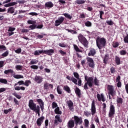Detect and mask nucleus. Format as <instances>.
I'll use <instances>...</instances> for the list:
<instances>
[{
    "label": "nucleus",
    "instance_id": "f257e3e1",
    "mask_svg": "<svg viewBox=\"0 0 128 128\" xmlns=\"http://www.w3.org/2000/svg\"><path fill=\"white\" fill-rule=\"evenodd\" d=\"M85 80H86V82H85L84 88L85 90H88V86L89 88H92L94 86V84L95 86H100L98 84H100V80H98V78L96 77H95L94 80V78L92 77H89L88 78V76H84Z\"/></svg>",
    "mask_w": 128,
    "mask_h": 128
},
{
    "label": "nucleus",
    "instance_id": "f03ea898",
    "mask_svg": "<svg viewBox=\"0 0 128 128\" xmlns=\"http://www.w3.org/2000/svg\"><path fill=\"white\" fill-rule=\"evenodd\" d=\"M28 106L32 110H33L37 114L38 116H40V106H36V104L34 102V100H29Z\"/></svg>",
    "mask_w": 128,
    "mask_h": 128
},
{
    "label": "nucleus",
    "instance_id": "7ed1b4c3",
    "mask_svg": "<svg viewBox=\"0 0 128 128\" xmlns=\"http://www.w3.org/2000/svg\"><path fill=\"white\" fill-rule=\"evenodd\" d=\"M96 44L99 50L104 48L106 44V40L104 38L97 37L96 38Z\"/></svg>",
    "mask_w": 128,
    "mask_h": 128
},
{
    "label": "nucleus",
    "instance_id": "20e7f679",
    "mask_svg": "<svg viewBox=\"0 0 128 128\" xmlns=\"http://www.w3.org/2000/svg\"><path fill=\"white\" fill-rule=\"evenodd\" d=\"M84 115L86 116H94L96 114V102L94 100L92 101V105H91V113L88 112H84Z\"/></svg>",
    "mask_w": 128,
    "mask_h": 128
},
{
    "label": "nucleus",
    "instance_id": "39448f33",
    "mask_svg": "<svg viewBox=\"0 0 128 128\" xmlns=\"http://www.w3.org/2000/svg\"><path fill=\"white\" fill-rule=\"evenodd\" d=\"M78 38L79 42L82 44H83L85 48H86L88 46V42L86 37H84L82 34H80L78 36Z\"/></svg>",
    "mask_w": 128,
    "mask_h": 128
},
{
    "label": "nucleus",
    "instance_id": "423d86ee",
    "mask_svg": "<svg viewBox=\"0 0 128 128\" xmlns=\"http://www.w3.org/2000/svg\"><path fill=\"white\" fill-rule=\"evenodd\" d=\"M114 114H116V108H114V106L112 104H111L110 105V108L109 110L108 118H114Z\"/></svg>",
    "mask_w": 128,
    "mask_h": 128
},
{
    "label": "nucleus",
    "instance_id": "0eeeda50",
    "mask_svg": "<svg viewBox=\"0 0 128 128\" xmlns=\"http://www.w3.org/2000/svg\"><path fill=\"white\" fill-rule=\"evenodd\" d=\"M107 90H108V94H110L112 96H116V92L114 90V86L112 85H108Z\"/></svg>",
    "mask_w": 128,
    "mask_h": 128
},
{
    "label": "nucleus",
    "instance_id": "6e6552de",
    "mask_svg": "<svg viewBox=\"0 0 128 128\" xmlns=\"http://www.w3.org/2000/svg\"><path fill=\"white\" fill-rule=\"evenodd\" d=\"M74 118L76 126H78V124H82V118L81 116L78 117V116H74Z\"/></svg>",
    "mask_w": 128,
    "mask_h": 128
},
{
    "label": "nucleus",
    "instance_id": "1a4fd4ad",
    "mask_svg": "<svg viewBox=\"0 0 128 128\" xmlns=\"http://www.w3.org/2000/svg\"><path fill=\"white\" fill-rule=\"evenodd\" d=\"M64 22V17L60 16L58 18V20L55 21V26H58L60 24H62Z\"/></svg>",
    "mask_w": 128,
    "mask_h": 128
},
{
    "label": "nucleus",
    "instance_id": "9d476101",
    "mask_svg": "<svg viewBox=\"0 0 128 128\" xmlns=\"http://www.w3.org/2000/svg\"><path fill=\"white\" fill-rule=\"evenodd\" d=\"M86 60L88 61V66L92 68H94V60L92 58L88 57L86 58Z\"/></svg>",
    "mask_w": 128,
    "mask_h": 128
},
{
    "label": "nucleus",
    "instance_id": "9b49d317",
    "mask_svg": "<svg viewBox=\"0 0 128 128\" xmlns=\"http://www.w3.org/2000/svg\"><path fill=\"white\" fill-rule=\"evenodd\" d=\"M54 86L52 84H50L48 82H45L44 84V90H50V88H52Z\"/></svg>",
    "mask_w": 128,
    "mask_h": 128
},
{
    "label": "nucleus",
    "instance_id": "f8f14e48",
    "mask_svg": "<svg viewBox=\"0 0 128 128\" xmlns=\"http://www.w3.org/2000/svg\"><path fill=\"white\" fill-rule=\"evenodd\" d=\"M96 97L98 98V102H100L101 100L103 102H104L106 100V98H104V94H98L96 95Z\"/></svg>",
    "mask_w": 128,
    "mask_h": 128
},
{
    "label": "nucleus",
    "instance_id": "ddd939ff",
    "mask_svg": "<svg viewBox=\"0 0 128 128\" xmlns=\"http://www.w3.org/2000/svg\"><path fill=\"white\" fill-rule=\"evenodd\" d=\"M44 116H43L37 119L36 124L39 128L41 126L42 124V122H44Z\"/></svg>",
    "mask_w": 128,
    "mask_h": 128
},
{
    "label": "nucleus",
    "instance_id": "4468645a",
    "mask_svg": "<svg viewBox=\"0 0 128 128\" xmlns=\"http://www.w3.org/2000/svg\"><path fill=\"white\" fill-rule=\"evenodd\" d=\"M62 122V120L60 118V116L56 115L54 120V124L55 126H58V122Z\"/></svg>",
    "mask_w": 128,
    "mask_h": 128
},
{
    "label": "nucleus",
    "instance_id": "2eb2a0df",
    "mask_svg": "<svg viewBox=\"0 0 128 128\" xmlns=\"http://www.w3.org/2000/svg\"><path fill=\"white\" fill-rule=\"evenodd\" d=\"M66 104L68 106V108L72 112L74 111V102L71 100H68Z\"/></svg>",
    "mask_w": 128,
    "mask_h": 128
},
{
    "label": "nucleus",
    "instance_id": "dca6fc26",
    "mask_svg": "<svg viewBox=\"0 0 128 128\" xmlns=\"http://www.w3.org/2000/svg\"><path fill=\"white\" fill-rule=\"evenodd\" d=\"M54 52V49H50L48 50H44L43 54H47L48 56H52V54Z\"/></svg>",
    "mask_w": 128,
    "mask_h": 128
},
{
    "label": "nucleus",
    "instance_id": "f3484780",
    "mask_svg": "<svg viewBox=\"0 0 128 128\" xmlns=\"http://www.w3.org/2000/svg\"><path fill=\"white\" fill-rule=\"evenodd\" d=\"M66 78L68 80H71L74 84H78V80H76L74 77L72 76L70 78V76H67L66 77Z\"/></svg>",
    "mask_w": 128,
    "mask_h": 128
},
{
    "label": "nucleus",
    "instance_id": "a211bd4d",
    "mask_svg": "<svg viewBox=\"0 0 128 128\" xmlns=\"http://www.w3.org/2000/svg\"><path fill=\"white\" fill-rule=\"evenodd\" d=\"M18 84L16 83L14 85V90H26V88L24 87V86H18Z\"/></svg>",
    "mask_w": 128,
    "mask_h": 128
},
{
    "label": "nucleus",
    "instance_id": "6ab92c4d",
    "mask_svg": "<svg viewBox=\"0 0 128 128\" xmlns=\"http://www.w3.org/2000/svg\"><path fill=\"white\" fill-rule=\"evenodd\" d=\"M74 126V120H70L67 124L68 128H72Z\"/></svg>",
    "mask_w": 128,
    "mask_h": 128
},
{
    "label": "nucleus",
    "instance_id": "aec40b11",
    "mask_svg": "<svg viewBox=\"0 0 128 128\" xmlns=\"http://www.w3.org/2000/svg\"><path fill=\"white\" fill-rule=\"evenodd\" d=\"M96 54V49L92 48L90 49L89 52L88 53V56H94L95 54Z\"/></svg>",
    "mask_w": 128,
    "mask_h": 128
},
{
    "label": "nucleus",
    "instance_id": "412c9836",
    "mask_svg": "<svg viewBox=\"0 0 128 128\" xmlns=\"http://www.w3.org/2000/svg\"><path fill=\"white\" fill-rule=\"evenodd\" d=\"M34 80L37 82V84H40L42 82V78L40 76H36Z\"/></svg>",
    "mask_w": 128,
    "mask_h": 128
},
{
    "label": "nucleus",
    "instance_id": "4be33fe9",
    "mask_svg": "<svg viewBox=\"0 0 128 128\" xmlns=\"http://www.w3.org/2000/svg\"><path fill=\"white\" fill-rule=\"evenodd\" d=\"M74 90H75V94H76L77 96H78V98H80V96H82V93L79 88L78 87H76Z\"/></svg>",
    "mask_w": 128,
    "mask_h": 128
},
{
    "label": "nucleus",
    "instance_id": "5701e85b",
    "mask_svg": "<svg viewBox=\"0 0 128 128\" xmlns=\"http://www.w3.org/2000/svg\"><path fill=\"white\" fill-rule=\"evenodd\" d=\"M46 8H52L54 7V4L52 2H48L45 4Z\"/></svg>",
    "mask_w": 128,
    "mask_h": 128
},
{
    "label": "nucleus",
    "instance_id": "b1692460",
    "mask_svg": "<svg viewBox=\"0 0 128 128\" xmlns=\"http://www.w3.org/2000/svg\"><path fill=\"white\" fill-rule=\"evenodd\" d=\"M108 60H110V55L108 54H106L104 56L103 62L104 64H108Z\"/></svg>",
    "mask_w": 128,
    "mask_h": 128
},
{
    "label": "nucleus",
    "instance_id": "393cba45",
    "mask_svg": "<svg viewBox=\"0 0 128 128\" xmlns=\"http://www.w3.org/2000/svg\"><path fill=\"white\" fill-rule=\"evenodd\" d=\"M44 54V50H36L34 52V56H40V54Z\"/></svg>",
    "mask_w": 128,
    "mask_h": 128
},
{
    "label": "nucleus",
    "instance_id": "a878e982",
    "mask_svg": "<svg viewBox=\"0 0 128 128\" xmlns=\"http://www.w3.org/2000/svg\"><path fill=\"white\" fill-rule=\"evenodd\" d=\"M63 90L66 92H68V94H70V92H72V91L70 90V88L68 86H64L63 88Z\"/></svg>",
    "mask_w": 128,
    "mask_h": 128
},
{
    "label": "nucleus",
    "instance_id": "bb28decb",
    "mask_svg": "<svg viewBox=\"0 0 128 128\" xmlns=\"http://www.w3.org/2000/svg\"><path fill=\"white\" fill-rule=\"evenodd\" d=\"M74 48L76 52H82V50L80 49L76 44H74Z\"/></svg>",
    "mask_w": 128,
    "mask_h": 128
},
{
    "label": "nucleus",
    "instance_id": "cd10ccee",
    "mask_svg": "<svg viewBox=\"0 0 128 128\" xmlns=\"http://www.w3.org/2000/svg\"><path fill=\"white\" fill-rule=\"evenodd\" d=\"M115 62L116 64L118 66L119 64H120V58L118 56H116L115 57Z\"/></svg>",
    "mask_w": 128,
    "mask_h": 128
},
{
    "label": "nucleus",
    "instance_id": "c85d7f7f",
    "mask_svg": "<svg viewBox=\"0 0 128 128\" xmlns=\"http://www.w3.org/2000/svg\"><path fill=\"white\" fill-rule=\"evenodd\" d=\"M62 14V16H64L66 18H68V20H72V16L68 13H64Z\"/></svg>",
    "mask_w": 128,
    "mask_h": 128
},
{
    "label": "nucleus",
    "instance_id": "c756f323",
    "mask_svg": "<svg viewBox=\"0 0 128 128\" xmlns=\"http://www.w3.org/2000/svg\"><path fill=\"white\" fill-rule=\"evenodd\" d=\"M116 102L117 104H122V102H124L122 98L118 96L116 99Z\"/></svg>",
    "mask_w": 128,
    "mask_h": 128
},
{
    "label": "nucleus",
    "instance_id": "7c9ffc66",
    "mask_svg": "<svg viewBox=\"0 0 128 128\" xmlns=\"http://www.w3.org/2000/svg\"><path fill=\"white\" fill-rule=\"evenodd\" d=\"M36 102L40 105V106H44V101H42V99H37Z\"/></svg>",
    "mask_w": 128,
    "mask_h": 128
},
{
    "label": "nucleus",
    "instance_id": "2f4dec72",
    "mask_svg": "<svg viewBox=\"0 0 128 128\" xmlns=\"http://www.w3.org/2000/svg\"><path fill=\"white\" fill-rule=\"evenodd\" d=\"M54 112L56 114H62V111L60 110V107H57L54 110Z\"/></svg>",
    "mask_w": 128,
    "mask_h": 128
},
{
    "label": "nucleus",
    "instance_id": "473e14b6",
    "mask_svg": "<svg viewBox=\"0 0 128 128\" xmlns=\"http://www.w3.org/2000/svg\"><path fill=\"white\" fill-rule=\"evenodd\" d=\"M14 7H10L8 8V14H14Z\"/></svg>",
    "mask_w": 128,
    "mask_h": 128
},
{
    "label": "nucleus",
    "instance_id": "72a5a7b5",
    "mask_svg": "<svg viewBox=\"0 0 128 128\" xmlns=\"http://www.w3.org/2000/svg\"><path fill=\"white\" fill-rule=\"evenodd\" d=\"M86 2L84 0H76L75 2V4H82Z\"/></svg>",
    "mask_w": 128,
    "mask_h": 128
},
{
    "label": "nucleus",
    "instance_id": "f704fd0d",
    "mask_svg": "<svg viewBox=\"0 0 128 128\" xmlns=\"http://www.w3.org/2000/svg\"><path fill=\"white\" fill-rule=\"evenodd\" d=\"M5 74H14V70L10 69L8 70H5L4 72Z\"/></svg>",
    "mask_w": 128,
    "mask_h": 128
},
{
    "label": "nucleus",
    "instance_id": "c9c22d12",
    "mask_svg": "<svg viewBox=\"0 0 128 128\" xmlns=\"http://www.w3.org/2000/svg\"><path fill=\"white\" fill-rule=\"evenodd\" d=\"M31 84L32 82L30 80H26L24 82V86H30V84Z\"/></svg>",
    "mask_w": 128,
    "mask_h": 128
},
{
    "label": "nucleus",
    "instance_id": "e433bc0d",
    "mask_svg": "<svg viewBox=\"0 0 128 128\" xmlns=\"http://www.w3.org/2000/svg\"><path fill=\"white\" fill-rule=\"evenodd\" d=\"M38 62V60H36V59L32 60L30 63V64H36Z\"/></svg>",
    "mask_w": 128,
    "mask_h": 128
},
{
    "label": "nucleus",
    "instance_id": "4c0bfd02",
    "mask_svg": "<svg viewBox=\"0 0 128 128\" xmlns=\"http://www.w3.org/2000/svg\"><path fill=\"white\" fill-rule=\"evenodd\" d=\"M84 122L85 128H88V124H90V122H88V119H85L84 120Z\"/></svg>",
    "mask_w": 128,
    "mask_h": 128
},
{
    "label": "nucleus",
    "instance_id": "58836bf2",
    "mask_svg": "<svg viewBox=\"0 0 128 128\" xmlns=\"http://www.w3.org/2000/svg\"><path fill=\"white\" fill-rule=\"evenodd\" d=\"M66 30L68 31V32H70L71 34H78V32H76V31L74 30L66 29Z\"/></svg>",
    "mask_w": 128,
    "mask_h": 128
},
{
    "label": "nucleus",
    "instance_id": "ea45409f",
    "mask_svg": "<svg viewBox=\"0 0 128 128\" xmlns=\"http://www.w3.org/2000/svg\"><path fill=\"white\" fill-rule=\"evenodd\" d=\"M12 94V96H16V98H18V100H20L22 98V96L18 94L16 92H13Z\"/></svg>",
    "mask_w": 128,
    "mask_h": 128
},
{
    "label": "nucleus",
    "instance_id": "a19ab883",
    "mask_svg": "<svg viewBox=\"0 0 128 128\" xmlns=\"http://www.w3.org/2000/svg\"><path fill=\"white\" fill-rule=\"evenodd\" d=\"M56 90L58 94H62V89L60 88V86H58L56 88Z\"/></svg>",
    "mask_w": 128,
    "mask_h": 128
},
{
    "label": "nucleus",
    "instance_id": "79ce46f5",
    "mask_svg": "<svg viewBox=\"0 0 128 128\" xmlns=\"http://www.w3.org/2000/svg\"><path fill=\"white\" fill-rule=\"evenodd\" d=\"M86 26H88V28H90L92 24L91 22L90 21H87L84 23Z\"/></svg>",
    "mask_w": 128,
    "mask_h": 128
},
{
    "label": "nucleus",
    "instance_id": "37998d69",
    "mask_svg": "<svg viewBox=\"0 0 128 128\" xmlns=\"http://www.w3.org/2000/svg\"><path fill=\"white\" fill-rule=\"evenodd\" d=\"M4 50H6V47L4 45H0V52H4Z\"/></svg>",
    "mask_w": 128,
    "mask_h": 128
},
{
    "label": "nucleus",
    "instance_id": "c03bdc74",
    "mask_svg": "<svg viewBox=\"0 0 128 128\" xmlns=\"http://www.w3.org/2000/svg\"><path fill=\"white\" fill-rule=\"evenodd\" d=\"M14 78L16 79L24 78V76L20 74H16L14 76Z\"/></svg>",
    "mask_w": 128,
    "mask_h": 128
},
{
    "label": "nucleus",
    "instance_id": "a18cd8bd",
    "mask_svg": "<svg viewBox=\"0 0 128 128\" xmlns=\"http://www.w3.org/2000/svg\"><path fill=\"white\" fill-rule=\"evenodd\" d=\"M74 76L76 80H80V74H78V72H74Z\"/></svg>",
    "mask_w": 128,
    "mask_h": 128
},
{
    "label": "nucleus",
    "instance_id": "49530a36",
    "mask_svg": "<svg viewBox=\"0 0 128 128\" xmlns=\"http://www.w3.org/2000/svg\"><path fill=\"white\" fill-rule=\"evenodd\" d=\"M112 46L113 48H118L120 46V43L118 42H114Z\"/></svg>",
    "mask_w": 128,
    "mask_h": 128
},
{
    "label": "nucleus",
    "instance_id": "de8ad7c7",
    "mask_svg": "<svg viewBox=\"0 0 128 128\" xmlns=\"http://www.w3.org/2000/svg\"><path fill=\"white\" fill-rule=\"evenodd\" d=\"M12 108H10L8 110H4V112L5 114H8V112H12Z\"/></svg>",
    "mask_w": 128,
    "mask_h": 128
},
{
    "label": "nucleus",
    "instance_id": "09e8293b",
    "mask_svg": "<svg viewBox=\"0 0 128 128\" xmlns=\"http://www.w3.org/2000/svg\"><path fill=\"white\" fill-rule=\"evenodd\" d=\"M16 70H22V66L20 65H17L16 66Z\"/></svg>",
    "mask_w": 128,
    "mask_h": 128
},
{
    "label": "nucleus",
    "instance_id": "8fccbe9b",
    "mask_svg": "<svg viewBox=\"0 0 128 128\" xmlns=\"http://www.w3.org/2000/svg\"><path fill=\"white\" fill-rule=\"evenodd\" d=\"M0 82L6 84H8V80L6 79L0 78Z\"/></svg>",
    "mask_w": 128,
    "mask_h": 128
},
{
    "label": "nucleus",
    "instance_id": "3c124183",
    "mask_svg": "<svg viewBox=\"0 0 128 128\" xmlns=\"http://www.w3.org/2000/svg\"><path fill=\"white\" fill-rule=\"evenodd\" d=\"M120 54L121 56H126V51L124 50H121Z\"/></svg>",
    "mask_w": 128,
    "mask_h": 128
},
{
    "label": "nucleus",
    "instance_id": "603ef678",
    "mask_svg": "<svg viewBox=\"0 0 128 128\" xmlns=\"http://www.w3.org/2000/svg\"><path fill=\"white\" fill-rule=\"evenodd\" d=\"M124 40L125 44H128V34L125 37H124Z\"/></svg>",
    "mask_w": 128,
    "mask_h": 128
},
{
    "label": "nucleus",
    "instance_id": "864d4df0",
    "mask_svg": "<svg viewBox=\"0 0 128 128\" xmlns=\"http://www.w3.org/2000/svg\"><path fill=\"white\" fill-rule=\"evenodd\" d=\"M106 22L108 26H113L114 25V22L112 20H106Z\"/></svg>",
    "mask_w": 128,
    "mask_h": 128
},
{
    "label": "nucleus",
    "instance_id": "5fc2aeb1",
    "mask_svg": "<svg viewBox=\"0 0 128 128\" xmlns=\"http://www.w3.org/2000/svg\"><path fill=\"white\" fill-rule=\"evenodd\" d=\"M8 56V51L7 50L5 52L3 53L2 54V56H3L4 58H6V56Z\"/></svg>",
    "mask_w": 128,
    "mask_h": 128
},
{
    "label": "nucleus",
    "instance_id": "6e6d98bb",
    "mask_svg": "<svg viewBox=\"0 0 128 128\" xmlns=\"http://www.w3.org/2000/svg\"><path fill=\"white\" fill-rule=\"evenodd\" d=\"M30 68H32V70H38V66L36 65H32Z\"/></svg>",
    "mask_w": 128,
    "mask_h": 128
},
{
    "label": "nucleus",
    "instance_id": "4d7b16f0",
    "mask_svg": "<svg viewBox=\"0 0 128 128\" xmlns=\"http://www.w3.org/2000/svg\"><path fill=\"white\" fill-rule=\"evenodd\" d=\"M100 18L101 20H104V18H102V16H104V12L103 11H100Z\"/></svg>",
    "mask_w": 128,
    "mask_h": 128
},
{
    "label": "nucleus",
    "instance_id": "13d9d810",
    "mask_svg": "<svg viewBox=\"0 0 128 128\" xmlns=\"http://www.w3.org/2000/svg\"><path fill=\"white\" fill-rule=\"evenodd\" d=\"M14 30H16V28H12L11 26L8 28V32H13Z\"/></svg>",
    "mask_w": 128,
    "mask_h": 128
},
{
    "label": "nucleus",
    "instance_id": "bf43d9fd",
    "mask_svg": "<svg viewBox=\"0 0 128 128\" xmlns=\"http://www.w3.org/2000/svg\"><path fill=\"white\" fill-rule=\"evenodd\" d=\"M58 108V104L56 102H53L52 103V108Z\"/></svg>",
    "mask_w": 128,
    "mask_h": 128
},
{
    "label": "nucleus",
    "instance_id": "052dcab7",
    "mask_svg": "<svg viewBox=\"0 0 128 128\" xmlns=\"http://www.w3.org/2000/svg\"><path fill=\"white\" fill-rule=\"evenodd\" d=\"M4 61L0 60V68H4Z\"/></svg>",
    "mask_w": 128,
    "mask_h": 128
},
{
    "label": "nucleus",
    "instance_id": "680f3d73",
    "mask_svg": "<svg viewBox=\"0 0 128 128\" xmlns=\"http://www.w3.org/2000/svg\"><path fill=\"white\" fill-rule=\"evenodd\" d=\"M110 70L111 74H114V72H116V68H114V67H112L110 68Z\"/></svg>",
    "mask_w": 128,
    "mask_h": 128
},
{
    "label": "nucleus",
    "instance_id": "e2e57ef3",
    "mask_svg": "<svg viewBox=\"0 0 128 128\" xmlns=\"http://www.w3.org/2000/svg\"><path fill=\"white\" fill-rule=\"evenodd\" d=\"M18 86H22V84L24 85V80H20L18 82Z\"/></svg>",
    "mask_w": 128,
    "mask_h": 128
},
{
    "label": "nucleus",
    "instance_id": "0e129e2a",
    "mask_svg": "<svg viewBox=\"0 0 128 128\" xmlns=\"http://www.w3.org/2000/svg\"><path fill=\"white\" fill-rule=\"evenodd\" d=\"M28 24H34L36 22L34 21H32V20H28Z\"/></svg>",
    "mask_w": 128,
    "mask_h": 128
},
{
    "label": "nucleus",
    "instance_id": "69168bd1",
    "mask_svg": "<svg viewBox=\"0 0 128 128\" xmlns=\"http://www.w3.org/2000/svg\"><path fill=\"white\" fill-rule=\"evenodd\" d=\"M15 52H16V54H20V52H22V48H18L15 50Z\"/></svg>",
    "mask_w": 128,
    "mask_h": 128
},
{
    "label": "nucleus",
    "instance_id": "338daca9",
    "mask_svg": "<svg viewBox=\"0 0 128 128\" xmlns=\"http://www.w3.org/2000/svg\"><path fill=\"white\" fill-rule=\"evenodd\" d=\"M31 30H34L36 29V25H30V26H29Z\"/></svg>",
    "mask_w": 128,
    "mask_h": 128
},
{
    "label": "nucleus",
    "instance_id": "774afa93",
    "mask_svg": "<svg viewBox=\"0 0 128 128\" xmlns=\"http://www.w3.org/2000/svg\"><path fill=\"white\" fill-rule=\"evenodd\" d=\"M45 123V128H48V120H46L44 122Z\"/></svg>",
    "mask_w": 128,
    "mask_h": 128
}]
</instances>
